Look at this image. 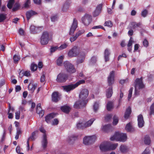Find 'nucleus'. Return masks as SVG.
<instances>
[{"mask_svg": "<svg viewBox=\"0 0 154 154\" xmlns=\"http://www.w3.org/2000/svg\"><path fill=\"white\" fill-rule=\"evenodd\" d=\"M111 141L116 140V141L124 142L127 139L126 134L121 133L119 131L116 132L110 138Z\"/></svg>", "mask_w": 154, "mask_h": 154, "instance_id": "f257e3e1", "label": "nucleus"}, {"mask_svg": "<svg viewBox=\"0 0 154 154\" xmlns=\"http://www.w3.org/2000/svg\"><path fill=\"white\" fill-rule=\"evenodd\" d=\"M86 79L79 80L74 84H71L63 86L62 88L63 90L66 92H69L72 91L77 88L79 85L84 84L85 82Z\"/></svg>", "mask_w": 154, "mask_h": 154, "instance_id": "f03ea898", "label": "nucleus"}, {"mask_svg": "<svg viewBox=\"0 0 154 154\" xmlns=\"http://www.w3.org/2000/svg\"><path fill=\"white\" fill-rule=\"evenodd\" d=\"M52 35L51 33L45 31L42 34L40 38V43L42 45L47 44L50 39L51 38Z\"/></svg>", "mask_w": 154, "mask_h": 154, "instance_id": "7ed1b4c3", "label": "nucleus"}, {"mask_svg": "<svg viewBox=\"0 0 154 154\" xmlns=\"http://www.w3.org/2000/svg\"><path fill=\"white\" fill-rule=\"evenodd\" d=\"M134 85L135 91L134 95L136 96L139 94L140 90L144 87V85L143 83L142 79H137Z\"/></svg>", "mask_w": 154, "mask_h": 154, "instance_id": "20e7f679", "label": "nucleus"}, {"mask_svg": "<svg viewBox=\"0 0 154 154\" xmlns=\"http://www.w3.org/2000/svg\"><path fill=\"white\" fill-rule=\"evenodd\" d=\"M92 20V16L88 14H85L82 18V21L85 26H88Z\"/></svg>", "mask_w": 154, "mask_h": 154, "instance_id": "39448f33", "label": "nucleus"}, {"mask_svg": "<svg viewBox=\"0 0 154 154\" xmlns=\"http://www.w3.org/2000/svg\"><path fill=\"white\" fill-rule=\"evenodd\" d=\"M89 91L86 89H82L79 94V97L80 100L87 102L86 99L88 96Z\"/></svg>", "mask_w": 154, "mask_h": 154, "instance_id": "423d86ee", "label": "nucleus"}, {"mask_svg": "<svg viewBox=\"0 0 154 154\" xmlns=\"http://www.w3.org/2000/svg\"><path fill=\"white\" fill-rule=\"evenodd\" d=\"M64 66L67 71L71 73L76 72V69L74 66L68 61H66L64 63Z\"/></svg>", "mask_w": 154, "mask_h": 154, "instance_id": "0eeeda50", "label": "nucleus"}, {"mask_svg": "<svg viewBox=\"0 0 154 154\" xmlns=\"http://www.w3.org/2000/svg\"><path fill=\"white\" fill-rule=\"evenodd\" d=\"M79 50L78 47L75 46L70 50L68 53V56L70 57H76L79 54Z\"/></svg>", "mask_w": 154, "mask_h": 154, "instance_id": "6e6552de", "label": "nucleus"}, {"mask_svg": "<svg viewBox=\"0 0 154 154\" xmlns=\"http://www.w3.org/2000/svg\"><path fill=\"white\" fill-rule=\"evenodd\" d=\"M96 137L94 135L85 136L83 138V143L86 145H89L95 141Z\"/></svg>", "mask_w": 154, "mask_h": 154, "instance_id": "1a4fd4ad", "label": "nucleus"}, {"mask_svg": "<svg viewBox=\"0 0 154 154\" xmlns=\"http://www.w3.org/2000/svg\"><path fill=\"white\" fill-rule=\"evenodd\" d=\"M67 78V75L66 74L61 72L57 75L56 81L59 82H63L66 81Z\"/></svg>", "mask_w": 154, "mask_h": 154, "instance_id": "9d476101", "label": "nucleus"}, {"mask_svg": "<svg viewBox=\"0 0 154 154\" xmlns=\"http://www.w3.org/2000/svg\"><path fill=\"white\" fill-rule=\"evenodd\" d=\"M78 21L76 19L74 18L73 20L72 25L70 29L69 34L70 35H72L74 33L78 27Z\"/></svg>", "mask_w": 154, "mask_h": 154, "instance_id": "9b49d317", "label": "nucleus"}, {"mask_svg": "<svg viewBox=\"0 0 154 154\" xmlns=\"http://www.w3.org/2000/svg\"><path fill=\"white\" fill-rule=\"evenodd\" d=\"M115 72L112 71L109 73L107 78V82L109 85H111L114 82Z\"/></svg>", "mask_w": 154, "mask_h": 154, "instance_id": "f8f14e48", "label": "nucleus"}, {"mask_svg": "<svg viewBox=\"0 0 154 154\" xmlns=\"http://www.w3.org/2000/svg\"><path fill=\"white\" fill-rule=\"evenodd\" d=\"M86 103V101H82L80 99L79 101L75 103L74 106V107L77 109L82 108L84 107Z\"/></svg>", "mask_w": 154, "mask_h": 154, "instance_id": "ddd939ff", "label": "nucleus"}, {"mask_svg": "<svg viewBox=\"0 0 154 154\" xmlns=\"http://www.w3.org/2000/svg\"><path fill=\"white\" fill-rule=\"evenodd\" d=\"M108 146L109 142H105L101 144L100 145V149L102 151H106L109 150Z\"/></svg>", "mask_w": 154, "mask_h": 154, "instance_id": "4468645a", "label": "nucleus"}, {"mask_svg": "<svg viewBox=\"0 0 154 154\" xmlns=\"http://www.w3.org/2000/svg\"><path fill=\"white\" fill-rule=\"evenodd\" d=\"M78 135L76 134H72L68 137L67 141L70 144H73L77 139Z\"/></svg>", "mask_w": 154, "mask_h": 154, "instance_id": "2eb2a0df", "label": "nucleus"}, {"mask_svg": "<svg viewBox=\"0 0 154 154\" xmlns=\"http://www.w3.org/2000/svg\"><path fill=\"white\" fill-rule=\"evenodd\" d=\"M60 95L57 92H53L52 95V100L54 102H57L60 99Z\"/></svg>", "mask_w": 154, "mask_h": 154, "instance_id": "dca6fc26", "label": "nucleus"}, {"mask_svg": "<svg viewBox=\"0 0 154 154\" xmlns=\"http://www.w3.org/2000/svg\"><path fill=\"white\" fill-rule=\"evenodd\" d=\"M102 5V4H100L97 5L95 10L94 11L93 13V15L94 16L96 17L98 16L101 13Z\"/></svg>", "mask_w": 154, "mask_h": 154, "instance_id": "f3484780", "label": "nucleus"}, {"mask_svg": "<svg viewBox=\"0 0 154 154\" xmlns=\"http://www.w3.org/2000/svg\"><path fill=\"white\" fill-rule=\"evenodd\" d=\"M137 121L139 127L141 128L143 127L144 125V122L143 116L142 115L140 114L138 116Z\"/></svg>", "mask_w": 154, "mask_h": 154, "instance_id": "a211bd4d", "label": "nucleus"}, {"mask_svg": "<svg viewBox=\"0 0 154 154\" xmlns=\"http://www.w3.org/2000/svg\"><path fill=\"white\" fill-rule=\"evenodd\" d=\"M85 53H81L78 57L77 59L76 62L77 64L83 63L85 60Z\"/></svg>", "mask_w": 154, "mask_h": 154, "instance_id": "6ab92c4d", "label": "nucleus"}, {"mask_svg": "<svg viewBox=\"0 0 154 154\" xmlns=\"http://www.w3.org/2000/svg\"><path fill=\"white\" fill-rule=\"evenodd\" d=\"M48 142L47 139V137L45 134H44L43 136V138L42 141V147L45 148L47 146Z\"/></svg>", "mask_w": 154, "mask_h": 154, "instance_id": "aec40b11", "label": "nucleus"}, {"mask_svg": "<svg viewBox=\"0 0 154 154\" xmlns=\"http://www.w3.org/2000/svg\"><path fill=\"white\" fill-rule=\"evenodd\" d=\"M37 113L39 115V116L42 117L44 115V111L41 107V104L38 103L37 106Z\"/></svg>", "mask_w": 154, "mask_h": 154, "instance_id": "412c9836", "label": "nucleus"}, {"mask_svg": "<svg viewBox=\"0 0 154 154\" xmlns=\"http://www.w3.org/2000/svg\"><path fill=\"white\" fill-rule=\"evenodd\" d=\"M110 54L109 50L108 49L105 50L104 53V57L106 62L109 60V57Z\"/></svg>", "mask_w": 154, "mask_h": 154, "instance_id": "4be33fe9", "label": "nucleus"}, {"mask_svg": "<svg viewBox=\"0 0 154 154\" xmlns=\"http://www.w3.org/2000/svg\"><path fill=\"white\" fill-rule=\"evenodd\" d=\"M55 114L54 113H52L49 114L45 117V121L47 123L50 122V120L55 117Z\"/></svg>", "mask_w": 154, "mask_h": 154, "instance_id": "5701e85b", "label": "nucleus"}, {"mask_svg": "<svg viewBox=\"0 0 154 154\" xmlns=\"http://www.w3.org/2000/svg\"><path fill=\"white\" fill-rule=\"evenodd\" d=\"M112 87H111L107 89L106 91V95L107 98L110 97L112 94Z\"/></svg>", "mask_w": 154, "mask_h": 154, "instance_id": "b1692460", "label": "nucleus"}, {"mask_svg": "<svg viewBox=\"0 0 154 154\" xmlns=\"http://www.w3.org/2000/svg\"><path fill=\"white\" fill-rule=\"evenodd\" d=\"M131 109L130 107H128L126 109L124 115V118L126 119H128L130 116L131 113Z\"/></svg>", "mask_w": 154, "mask_h": 154, "instance_id": "393cba45", "label": "nucleus"}, {"mask_svg": "<svg viewBox=\"0 0 154 154\" xmlns=\"http://www.w3.org/2000/svg\"><path fill=\"white\" fill-rule=\"evenodd\" d=\"M36 14V13L35 12L32 10L27 12L26 14L27 20H29L32 16Z\"/></svg>", "mask_w": 154, "mask_h": 154, "instance_id": "a878e982", "label": "nucleus"}, {"mask_svg": "<svg viewBox=\"0 0 154 154\" xmlns=\"http://www.w3.org/2000/svg\"><path fill=\"white\" fill-rule=\"evenodd\" d=\"M95 119L94 118L91 119L84 123L85 128L89 127L92 124Z\"/></svg>", "mask_w": 154, "mask_h": 154, "instance_id": "bb28decb", "label": "nucleus"}, {"mask_svg": "<svg viewBox=\"0 0 154 154\" xmlns=\"http://www.w3.org/2000/svg\"><path fill=\"white\" fill-rule=\"evenodd\" d=\"M37 87V85L30 83L28 85V89L31 93H33Z\"/></svg>", "mask_w": 154, "mask_h": 154, "instance_id": "cd10ccee", "label": "nucleus"}, {"mask_svg": "<svg viewBox=\"0 0 154 154\" xmlns=\"http://www.w3.org/2000/svg\"><path fill=\"white\" fill-rule=\"evenodd\" d=\"M70 107L67 105H64L61 108V110L64 112L67 113H69L70 110Z\"/></svg>", "mask_w": 154, "mask_h": 154, "instance_id": "c85d7f7f", "label": "nucleus"}, {"mask_svg": "<svg viewBox=\"0 0 154 154\" xmlns=\"http://www.w3.org/2000/svg\"><path fill=\"white\" fill-rule=\"evenodd\" d=\"M109 142V150H114L118 146V144L117 143L112 144L110 142Z\"/></svg>", "mask_w": 154, "mask_h": 154, "instance_id": "c756f323", "label": "nucleus"}, {"mask_svg": "<svg viewBox=\"0 0 154 154\" xmlns=\"http://www.w3.org/2000/svg\"><path fill=\"white\" fill-rule=\"evenodd\" d=\"M120 150L122 153H125L129 150V149L126 146L124 145H121L120 147Z\"/></svg>", "mask_w": 154, "mask_h": 154, "instance_id": "7c9ffc66", "label": "nucleus"}, {"mask_svg": "<svg viewBox=\"0 0 154 154\" xmlns=\"http://www.w3.org/2000/svg\"><path fill=\"white\" fill-rule=\"evenodd\" d=\"M134 42L131 37L127 45L128 50L129 52H131L132 50V45Z\"/></svg>", "mask_w": 154, "mask_h": 154, "instance_id": "2f4dec72", "label": "nucleus"}, {"mask_svg": "<svg viewBox=\"0 0 154 154\" xmlns=\"http://www.w3.org/2000/svg\"><path fill=\"white\" fill-rule=\"evenodd\" d=\"M144 142L146 145H149L151 143V140L149 136L148 135H146L144 137Z\"/></svg>", "mask_w": 154, "mask_h": 154, "instance_id": "473e14b6", "label": "nucleus"}, {"mask_svg": "<svg viewBox=\"0 0 154 154\" xmlns=\"http://www.w3.org/2000/svg\"><path fill=\"white\" fill-rule=\"evenodd\" d=\"M114 103L113 102L109 101L106 105V109L108 111L112 109L114 106Z\"/></svg>", "mask_w": 154, "mask_h": 154, "instance_id": "72a5a7b5", "label": "nucleus"}, {"mask_svg": "<svg viewBox=\"0 0 154 154\" xmlns=\"http://www.w3.org/2000/svg\"><path fill=\"white\" fill-rule=\"evenodd\" d=\"M125 129L128 131H134V129L132 127L130 123L126 125Z\"/></svg>", "mask_w": 154, "mask_h": 154, "instance_id": "f704fd0d", "label": "nucleus"}, {"mask_svg": "<svg viewBox=\"0 0 154 154\" xmlns=\"http://www.w3.org/2000/svg\"><path fill=\"white\" fill-rule=\"evenodd\" d=\"M110 127L111 125H106L103 126L101 128V129L103 131L107 132L110 129Z\"/></svg>", "mask_w": 154, "mask_h": 154, "instance_id": "c9c22d12", "label": "nucleus"}, {"mask_svg": "<svg viewBox=\"0 0 154 154\" xmlns=\"http://www.w3.org/2000/svg\"><path fill=\"white\" fill-rule=\"evenodd\" d=\"M123 94L122 92L120 91L119 98L118 100L119 103L118 105L116 106L117 108H118L120 106L121 103L122 101V99L123 97Z\"/></svg>", "mask_w": 154, "mask_h": 154, "instance_id": "e433bc0d", "label": "nucleus"}, {"mask_svg": "<svg viewBox=\"0 0 154 154\" xmlns=\"http://www.w3.org/2000/svg\"><path fill=\"white\" fill-rule=\"evenodd\" d=\"M63 56H60L58 58L57 60V64L59 66L61 65L63 62Z\"/></svg>", "mask_w": 154, "mask_h": 154, "instance_id": "4c0bfd02", "label": "nucleus"}, {"mask_svg": "<svg viewBox=\"0 0 154 154\" xmlns=\"http://www.w3.org/2000/svg\"><path fill=\"white\" fill-rule=\"evenodd\" d=\"M14 2V0H9L7 5L8 8L11 9L12 8Z\"/></svg>", "mask_w": 154, "mask_h": 154, "instance_id": "58836bf2", "label": "nucleus"}, {"mask_svg": "<svg viewBox=\"0 0 154 154\" xmlns=\"http://www.w3.org/2000/svg\"><path fill=\"white\" fill-rule=\"evenodd\" d=\"M84 123L81 121H79L76 124L77 127L78 128H83L84 127Z\"/></svg>", "mask_w": 154, "mask_h": 154, "instance_id": "ea45409f", "label": "nucleus"}, {"mask_svg": "<svg viewBox=\"0 0 154 154\" xmlns=\"http://www.w3.org/2000/svg\"><path fill=\"white\" fill-rule=\"evenodd\" d=\"M69 4L67 3H65L63 5L62 10L63 11H66L69 8Z\"/></svg>", "mask_w": 154, "mask_h": 154, "instance_id": "a19ab883", "label": "nucleus"}, {"mask_svg": "<svg viewBox=\"0 0 154 154\" xmlns=\"http://www.w3.org/2000/svg\"><path fill=\"white\" fill-rule=\"evenodd\" d=\"M37 68V66L36 64L32 63L31 65L30 69L32 71H35L36 70Z\"/></svg>", "mask_w": 154, "mask_h": 154, "instance_id": "79ce46f5", "label": "nucleus"}, {"mask_svg": "<svg viewBox=\"0 0 154 154\" xmlns=\"http://www.w3.org/2000/svg\"><path fill=\"white\" fill-rule=\"evenodd\" d=\"M67 47V45L66 43H64L62 44L59 47H58V50L61 51L65 49Z\"/></svg>", "mask_w": 154, "mask_h": 154, "instance_id": "37998d69", "label": "nucleus"}, {"mask_svg": "<svg viewBox=\"0 0 154 154\" xmlns=\"http://www.w3.org/2000/svg\"><path fill=\"white\" fill-rule=\"evenodd\" d=\"M6 18V15L3 14H0V23L3 22Z\"/></svg>", "mask_w": 154, "mask_h": 154, "instance_id": "c03bdc74", "label": "nucleus"}, {"mask_svg": "<svg viewBox=\"0 0 154 154\" xmlns=\"http://www.w3.org/2000/svg\"><path fill=\"white\" fill-rule=\"evenodd\" d=\"M99 104L98 103L96 102L94 103L93 105V109L95 112H96L99 109Z\"/></svg>", "mask_w": 154, "mask_h": 154, "instance_id": "a18cd8bd", "label": "nucleus"}, {"mask_svg": "<svg viewBox=\"0 0 154 154\" xmlns=\"http://www.w3.org/2000/svg\"><path fill=\"white\" fill-rule=\"evenodd\" d=\"M147 14H148V11L146 9H143L141 13V16L144 17H145L146 16Z\"/></svg>", "mask_w": 154, "mask_h": 154, "instance_id": "49530a36", "label": "nucleus"}, {"mask_svg": "<svg viewBox=\"0 0 154 154\" xmlns=\"http://www.w3.org/2000/svg\"><path fill=\"white\" fill-rule=\"evenodd\" d=\"M104 26L108 27H111L112 26V23L110 21H107L105 22Z\"/></svg>", "mask_w": 154, "mask_h": 154, "instance_id": "de8ad7c7", "label": "nucleus"}, {"mask_svg": "<svg viewBox=\"0 0 154 154\" xmlns=\"http://www.w3.org/2000/svg\"><path fill=\"white\" fill-rule=\"evenodd\" d=\"M119 121V119L117 117L114 116L113 117V124L114 125H116Z\"/></svg>", "mask_w": 154, "mask_h": 154, "instance_id": "09e8293b", "label": "nucleus"}, {"mask_svg": "<svg viewBox=\"0 0 154 154\" xmlns=\"http://www.w3.org/2000/svg\"><path fill=\"white\" fill-rule=\"evenodd\" d=\"M97 61V57L95 56L93 57L90 60V64L92 65L95 63Z\"/></svg>", "mask_w": 154, "mask_h": 154, "instance_id": "8fccbe9b", "label": "nucleus"}, {"mask_svg": "<svg viewBox=\"0 0 154 154\" xmlns=\"http://www.w3.org/2000/svg\"><path fill=\"white\" fill-rule=\"evenodd\" d=\"M85 31L84 29H82L80 30H79L75 34V35L76 36L78 37L79 36L81 35L82 34L84 33Z\"/></svg>", "mask_w": 154, "mask_h": 154, "instance_id": "3c124183", "label": "nucleus"}, {"mask_svg": "<svg viewBox=\"0 0 154 154\" xmlns=\"http://www.w3.org/2000/svg\"><path fill=\"white\" fill-rule=\"evenodd\" d=\"M58 50V46H52L50 49L51 53H52L54 52L57 50Z\"/></svg>", "mask_w": 154, "mask_h": 154, "instance_id": "603ef678", "label": "nucleus"}, {"mask_svg": "<svg viewBox=\"0 0 154 154\" xmlns=\"http://www.w3.org/2000/svg\"><path fill=\"white\" fill-rule=\"evenodd\" d=\"M150 115L153 114L154 115V103H153L150 107Z\"/></svg>", "mask_w": 154, "mask_h": 154, "instance_id": "864d4df0", "label": "nucleus"}, {"mask_svg": "<svg viewBox=\"0 0 154 154\" xmlns=\"http://www.w3.org/2000/svg\"><path fill=\"white\" fill-rule=\"evenodd\" d=\"M20 6V5L18 3H16L14 5L12 10L13 11H15L17 10Z\"/></svg>", "mask_w": 154, "mask_h": 154, "instance_id": "5fc2aeb1", "label": "nucleus"}, {"mask_svg": "<svg viewBox=\"0 0 154 154\" xmlns=\"http://www.w3.org/2000/svg\"><path fill=\"white\" fill-rule=\"evenodd\" d=\"M133 91V88H131L129 91V93L128 96V100H129L130 99H131V97L132 96V92Z\"/></svg>", "mask_w": 154, "mask_h": 154, "instance_id": "6e6d98bb", "label": "nucleus"}, {"mask_svg": "<svg viewBox=\"0 0 154 154\" xmlns=\"http://www.w3.org/2000/svg\"><path fill=\"white\" fill-rule=\"evenodd\" d=\"M150 153L149 147H147L141 154H150Z\"/></svg>", "mask_w": 154, "mask_h": 154, "instance_id": "4d7b16f0", "label": "nucleus"}, {"mask_svg": "<svg viewBox=\"0 0 154 154\" xmlns=\"http://www.w3.org/2000/svg\"><path fill=\"white\" fill-rule=\"evenodd\" d=\"M20 58L18 56L14 55L13 57V60L15 63H17L20 60Z\"/></svg>", "mask_w": 154, "mask_h": 154, "instance_id": "13d9d810", "label": "nucleus"}, {"mask_svg": "<svg viewBox=\"0 0 154 154\" xmlns=\"http://www.w3.org/2000/svg\"><path fill=\"white\" fill-rule=\"evenodd\" d=\"M30 3V0H27L24 4V7L25 8H27L29 7V4Z\"/></svg>", "mask_w": 154, "mask_h": 154, "instance_id": "bf43d9fd", "label": "nucleus"}, {"mask_svg": "<svg viewBox=\"0 0 154 154\" xmlns=\"http://www.w3.org/2000/svg\"><path fill=\"white\" fill-rule=\"evenodd\" d=\"M143 46L146 47H147L149 45V42L146 39H144L143 41Z\"/></svg>", "mask_w": 154, "mask_h": 154, "instance_id": "052dcab7", "label": "nucleus"}, {"mask_svg": "<svg viewBox=\"0 0 154 154\" xmlns=\"http://www.w3.org/2000/svg\"><path fill=\"white\" fill-rule=\"evenodd\" d=\"M112 116L111 115L108 114L105 117V120L106 121H109L110 119H111Z\"/></svg>", "mask_w": 154, "mask_h": 154, "instance_id": "680f3d73", "label": "nucleus"}, {"mask_svg": "<svg viewBox=\"0 0 154 154\" xmlns=\"http://www.w3.org/2000/svg\"><path fill=\"white\" fill-rule=\"evenodd\" d=\"M59 123L58 120L56 119H54V121H53L52 123V125H57Z\"/></svg>", "mask_w": 154, "mask_h": 154, "instance_id": "e2e57ef3", "label": "nucleus"}, {"mask_svg": "<svg viewBox=\"0 0 154 154\" xmlns=\"http://www.w3.org/2000/svg\"><path fill=\"white\" fill-rule=\"evenodd\" d=\"M20 111H18L15 113V118L18 119H19L20 117Z\"/></svg>", "mask_w": 154, "mask_h": 154, "instance_id": "0e129e2a", "label": "nucleus"}, {"mask_svg": "<svg viewBox=\"0 0 154 154\" xmlns=\"http://www.w3.org/2000/svg\"><path fill=\"white\" fill-rule=\"evenodd\" d=\"M23 75L27 77L30 75V72L29 71H26L23 73Z\"/></svg>", "mask_w": 154, "mask_h": 154, "instance_id": "69168bd1", "label": "nucleus"}, {"mask_svg": "<svg viewBox=\"0 0 154 154\" xmlns=\"http://www.w3.org/2000/svg\"><path fill=\"white\" fill-rule=\"evenodd\" d=\"M77 38L78 37L75 35V36L70 38V41L71 42H72L75 41Z\"/></svg>", "mask_w": 154, "mask_h": 154, "instance_id": "338daca9", "label": "nucleus"}, {"mask_svg": "<svg viewBox=\"0 0 154 154\" xmlns=\"http://www.w3.org/2000/svg\"><path fill=\"white\" fill-rule=\"evenodd\" d=\"M36 28L34 26H31L30 28L31 32L32 33H34L35 31Z\"/></svg>", "mask_w": 154, "mask_h": 154, "instance_id": "774afa93", "label": "nucleus"}]
</instances>
